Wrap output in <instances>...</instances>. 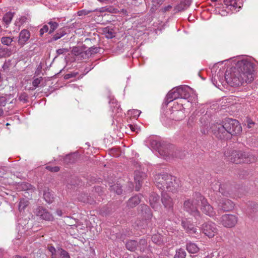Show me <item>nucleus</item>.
<instances>
[{"label":"nucleus","instance_id":"obj_1","mask_svg":"<svg viewBox=\"0 0 258 258\" xmlns=\"http://www.w3.org/2000/svg\"><path fill=\"white\" fill-rule=\"evenodd\" d=\"M156 186L163 190L174 192L177 191L178 184L176 182V178L167 173L157 174L154 177Z\"/></svg>","mask_w":258,"mask_h":258},{"label":"nucleus","instance_id":"obj_2","mask_svg":"<svg viewBox=\"0 0 258 258\" xmlns=\"http://www.w3.org/2000/svg\"><path fill=\"white\" fill-rule=\"evenodd\" d=\"M155 143L159 153L166 159L176 158L182 159L185 156V152L180 149L176 148L174 145L170 144L162 143V144L153 141L152 144Z\"/></svg>","mask_w":258,"mask_h":258},{"label":"nucleus","instance_id":"obj_3","mask_svg":"<svg viewBox=\"0 0 258 258\" xmlns=\"http://www.w3.org/2000/svg\"><path fill=\"white\" fill-rule=\"evenodd\" d=\"M229 161L235 164L251 163L256 161L255 157L249 153L229 150L224 153Z\"/></svg>","mask_w":258,"mask_h":258},{"label":"nucleus","instance_id":"obj_4","mask_svg":"<svg viewBox=\"0 0 258 258\" xmlns=\"http://www.w3.org/2000/svg\"><path fill=\"white\" fill-rule=\"evenodd\" d=\"M235 67L238 69L245 83H250L253 81L255 77V64L253 63L248 60L242 59L238 61Z\"/></svg>","mask_w":258,"mask_h":258},{"label":"nucleus","instance_id":"obj_5","mask_svg":"<svg viewBox=\"0 0 258 258\" xmlns=\"http://www.w3.org/2000/svg\"><path fill=\"white\" fill-rule=\"evenodd\" d=\"M224 77L227 84L231 87H237L245 82L242 75L239 73L238 69L235 67L227 70Z\"/></svg>","mask_w":258,"mask_h":258},{"label":"nucleus","instance_id":"obj_6","mask_svg":"<svg viewBox=\"0 0 258 258\" xmlns=\"http://www.w3.org/2000/svg\"><path fill=\"white\" fill-rule=\"evenodd\" d=\"M229 138L232 136H236L242 131V127L239 121L236 119L227 118L224 120Z\"/></svg>","mask_w":258,"mask_h":258},{"label":"nucleus","instance_id":"obj_7","mask_svg":"<svg viewBox=\"0 0 258 258\" xmlns=\"http://www.w3.org/2000/svg\"><path fill=\"white\" fill-rule=\"evenodd\" d=\"M147 246V240L145 238L140 239L139 241L135 240H127L125 242L126 248L132 252L137 250L143 252Z\"/></svg>","mask_w":258,"mask_h":258},{"label":"nucleus","instance_id":"obj_8","mask_svg":"<svg viewBox=\"0 0 258 258\" xmlns=\"http://www.w3.org/2000/svg\"><path fill=\"white\" fill-rule=\"evenodd\" d=\"M212 188L225 197L229 196L233 192L232 185L229 182L221 183L218 181H215L212 183Z\"/></svg>","mask_w":258,"mask_h":258},{"label":"nucleus","instance_id":"obj_9","mask_svg":"<svg viewBox=\"0 0 258 258\" xmlns=\"http://www.w3.org/2000/svg\"><path fill=\"white\" fill-rule=\"evenodd\" d=\"M211 128L213 135L217 139L223 140L229 138L224 120L222 123L217 122L216 123H214L212 125Z\"/></svg>","mask_w":258,"mask_h":258},{"label":"nucleus","instance_id":"obj_10","mask_svg":"<svg viewBox=\"0 0 258 258\" xmlns=\"http://www.w3.org/2000/svg\"><path fill=\"white\" fill-rule=\"evenodd\" d=\"M197 206L198 203L195 201L188 199L184 202L183 208L185 211L197 219L201 217V214L198 210Z\"/></svg>","mask_w":258,"mask_h":258},{"label":"nucleus","instance_id":"obj_11","mask_svg":"<svg viewBox=\"0 0 258 258\" xmlns=\"http://www.w3.org/2000/svg\"><path fill=\"white\" fill-rule=\"evenodd\" d=\"M238 221L237 217L232 214H224L220 219V224L226 228L234 227Z\"/></svg>","mask_w":258,"mask_h":258},{"label":"nucleus","instance_id":"obj_12","mask_svg":"<svg viewBox=\"0 0 258 258\" xmlns=\"http://www.w3.org/2000/svg\"><path fill=\"white\" fill-rule=\"evenodd\" d=\"M202 230L206 236L212 238L217 234L218 230L214 223L206 222L202 225Z\"/></svg>","mask_w":258,"mask_h":258},{"label":"nucleus","instance_id":"obj_13","mask_svg":"<svg viewBox=\"0 0 258 258\" xmlns=\"http://www.w3.org/2000/svg\"><path fill=\"white\" fill-rule=\"evenodd\" d=\"M36 215L41 219L51 221L53 220L52 215L42 206H38L35 210Z\"/></svg>","mask_w":258,"mask_h":258},{"label":"nucleus","instance_id":"obj_14","mask_svg":"<svg viewBox=\"0 0 258 258\" xmlns=\"http://www.w3.org/2000/svg\"><path fill=\"white\" fill-rule=\"evenodd\" d=\"M234 206L233 203L231 200L223 199L219 201L218 206L219 211L227 212L231 211L234 208Z\"/></svg>","mask_w":258,"mask_h":258},{"label":"nucleus","instance_id":"obj_15","mask_svg":"<svg viewBox=\"0 0 258 258\" xmlns=\"http://www.w3.org/2000/svg\"><path fill=\"white\" fill-rule=\"evenodd\" d=\"M161 202L165 208L167 209L169 212H173V202L169 194L162 192L161 194Z\"/></svg>","mask_w":258,"mask_h":258},{"label":"nucleus","instance_id":"obj_16","mask_svg":"<svg viewBox=\"0 0 258 258\" xmlns=\"http://www.w3.org/2000/svg\"><path fill=\"white\" fill-rule=\"evenodd\" d=\"M139 214L145 220H150L153 217V213L149 208L146 205H141L138 208Z\"/></svg>","mask_w":258,"mask_h":258},{"label":"nucleus","instance_id":"obj_17","mask_svg":"<svg viewBox=\"0 0 258 258\" xmlns=\"http://www.w3.org/2000/svg\"><path fill=\"white\" fill-rule=\"evenodd\" d=\"M180 107L181 108L178 110H172L169 116L170 118L175 121L181 120L184 118L185 117V108L182 105Z\"/></svg>","mask_w":258,"mask_h":258},{"label":"nucleus","instance_id":"obj_18","mask_svg":"<svg viewBox=\"0 0 258 258\" xmlns=\"http://www.w3.org/2000/svg\"><path fill=\"white\" fill-rule=\"evenodd\" d=\"M146 177V174L145 172L140 171H135V181L136 182V190L139 191L142 185L143 180Z\"/></svg>","mask_w":258,"mask_h":258},{"label":"nucleus","instance_id":"obj_19","mask_svg":"<svg viewBox=\"0 0 258 258\" xmlns=\"http://www.w3.org/2000/svg\"><path fill=\"white\" fill-rule=\"evenodd\" d=\"M201 210L203 213L210 217H214L216 215L213 207L208 203L207 200L204 201V203L201 204Z\"/></svg>","mask_w":258,"mask_h":258},{"label":"nucleus","instance_id":"obj_20","mask_svg":"<svg viewBox=\"0 0 258 258\" xmlns=\"http://www.w3.org/2000/svg\"><path fill=\"white\" fill-rule=\"evenodd\" d=\"M181 225L191 236L196 237L198 235L199 231L192 224L182 221Z\"/></svg>","mask_w":258,"mask_h":258},{"label":"nucleus","instance_id":"obj_21","mask_svg":"<svg viewBox=\"0 0 258 258\" xmlns=\"http://www.w3.org/2000/svg\"><path fill=\"white\" fill-rule=\"evenodd\" d=\"M190 88L187 86H180L177 87L179 98L187 99L190 97L189 90Z\"/></svg>","mask_w":258,"mask_h":258},{"label":"nucleus","instance_id":"obj_22","mask_svg":"<svg viewBox=\"0 0 258 258\" xmlns=\"http://www.w3.org/2000/svg\"><path fill=\"white\" fill-rule=\"evenodd\" d=\"M30 33L28 30L26 29L22 30L19 34L18 40L19 44L21 46H23L30 38Z\"/></svg>","mask_w":258,"mask_h":258},{"label":"nucleus","instance_id":"obj_23","mask_svg":"<svg viewBox=\"0 0 258 258\" xmlns=\"http://www.w3.org/2000/svg\"><path fill=\"white\" fill-rule=\"evenodd\" d=\"M141 195H137L129 199L126 203V206L129 208H133L139 205L141 201Z\"/></svg>","mask_w":258,"mask_h":258},{"label":"nucleus","instance_id":"obj_24","mask_svg":"<svg viewBox=\"0 0 258 258\" xmlns=\"http://www.w3.org/2000/svg\"><path fill=\"white\" fill-rule=\"evenodd\" d=\"M177 98H179V96L177 93V87H175L168 93L166 96L165 103L168 104L171 101Z\"/></svg>","mask_w":258,"mask_h":258},{"label":"nucleus","instance_id":"obj_25","mask_svg":"<svg viewBox=\"0 0 258 258\" xmlns=\"http://www.w3.org/2000/svg\"><path fill=\"white\" fill-rule=\"evenodd\" d=\"M258 212V205L254 202H249L246 209L247 214L250 217H253Z\"/></svg>","mask_w":258,"mask_h":258},{"label":"nucleus","instance_id":"obj_26","mask_svg":"<svg viewBox=\"0 0 258 258\" xmlns=\"http://www.w3.org/2000/svg\"><path fill=\"white\" fill-rule=\"evenodd\" d=\"M102 33L105 35L107 39H112L115 37L113 29L109 26L101 29Z\"/></svg>","mask_w":258,"mask_h":258},{"label":"nucleus","instance_id":"obj_27","mask_svg":"<svg viewBox=\"0 0 258 258\" xmlns=\"http://www.w3.org/2000/svg\"><path fill=\"white\" fill-rule=\"evenodd\" d=\"M159 200V196L156 193L153 192L149 197V201L151 206L153 209H156L158 207V203Z\"/></svg>","mask_w":258,"mask_h":258},{"label":"nucleus","instance_id":"obj_28","mask_svg":"<svg viewBox=\"0 0 258 258\" xmlns=\"http://www.w3.org/2000/svg\"><path fill=\"white\" fill-rule=\"evenodd\" d=\"M103 49L100 47L92 46L89 48L87 50L85 51V55H86V58L91 56L92 54H95L98 53H101V50Z\"/></svg>","mask_w":258,"mask_h":258},{"label":"nucleus","instance_id":"obj_29","mask_svg":"<svg viewBox=\"0 0 258 258\" xmlns=\"http://www.w3.org/2000/svg\"><path fill=\"white\" fill-rule=\"evenodd\" d=\"M43 197L45 201L48 204H51L54 201V195L49 188L45 189L43 191Z\"/></svg>","mask_w":258,"mask_h":258},{"label":"nucleus","instance_id":"obj_30","mask_svg":"<svg viewBox=\"0 0 258 258\" xmlns=\"http://www.w3.org/2000/svg\"><path fill=\"white\" fill-rule=\"evenodd\" d=\"M191 1L192 0H182L179 4L175 7L174 10L178 12L183 11L189 7Z\"/></svg>","mask_w":258,"mask_h":258},{"label":"nucleus","instance_id":"obj_31","mask_svg":"<svg viewBox=\"0 0 258 258\" xmlns=\"http://www.w3.org/2000/svg\"><path fill=\"white\" fill-rule=\"evenodd\" d=\"M67 34V32L66 31V29L63 28L60 29L57 31L56 34H54L51 38L48 40V42L51 43L54 41H56Z\"/></svg>","mask_w":258,"mask_h":258},{"label":"nucleus","instance_id":"obj_32","mask_svg":"<svg viewBox=\"0 0 258 258\" xmlns=\"http://www.w3.org/2000/svg\"><path fill=\"white\" fill-rule=\"evenodd\" d=\"M77 157V155L75 153L69 154L63 158V162L67 164L74 163L76 161Z\"/></svg>","mask_w":258,"mask_h":258},{"label":"nucleus","instance_id":"obj_33","mask_svg":"<svg viewBox=\"0 0 258 258\" xmlns=\"http://www.w3.org/2000/svg\"><path fill=\"white\" fill-rule=\"evenodd\" d=\"M186 249L190 253H197L200 250V248L196 243L191 242L186 243Z\"/></svg>","mask_w":258,"mask_h":258},{"label":"nucleus","instance_id":"obj_34","mask_svg":"<svg viewBox=\"0 0 258 258\" xmlns=\"http://www.w3.org/2000/svg\"><path fill=\"white\" fill-rule=\"evenodd\" d=\"M109 189L110 192L115 193L118 195L122 194L123 191L122 186L117 183L110 185Z\"/></svg>","mask_w":258,"mask_h":258},{"label":"nucleus","instance_id":"obj_35","mask_svg":"<svg viewBox=\"0 0 258 258\" xmlns=\"http://www.w3.org/2000/svg\"><path fill=\"white\" fill-rule=\"evenodd\" d=\"M85 51H83L82 49L79 47H74L72 50V53L75 56H78L81 58L85 59L86 55H85Z\"/></svg>","mask_w":258,"mask_h":258},{"label":"nucleus","instance_id":"obj_36","mask_svg":"<svg viewBox=\"0 0 258 258\" xmlns=\"http://www.w3.org/2000/svg\"><path fill=\"white\" fill-rule=\"evenodd\" d=\"M192 197L193 198L191 200L195 201V202H197L198 203V205L200 202L202 204L204 201H207V199L199 192H195L194 193Z\"/></svg>","mask_w":258,"mask_h":258},{"label":"nucleus","instance_id":"obj_37","mask_svg":"<svg viewBox=\"0 0 258 258\" xmlns=\"http://www.w3.org/2000/svg\"><path fill=\"white\" fill-rule=\"evenodd\" d=\"M151 239L153 242L158 245L161 246L163 244V237L159 234L153 235Z\"/></svg>","mask_w":258,"mask_h":258},{"label":"nucleus","instance_id":"obj_38","mask_svg":"<svg viewBox=\"0 0 258 258\" xmlns=\"http://www.w3.org/2000/svg\"><path fill=\"white\" fill-rule=\"evenodd\" d=\"M12 54V50L8 48H4L0 45V57L10 56Z\"/></svg>","mask_w":258,"mask_h":258},{"label":"nucleus","instance_id":"obj_39","mask_svg":"<svg viewBox=\"0 0 258 258\" xmlns=\"http://www.w3.org/2000/svg\"><path fill=\"white\" fill-rule=\"evenodd\" d=\"M14 14L15 13L9 12L4 15L3 20L7 25L11 23Z\"/></svg>","mask_w":258,"mask_h":258},{"label":"nucleus","instance_id":"obj_40","mask_svg":"<svg viewBox=\"0 0 258 258\" xmlns=\"http://www.w3.org/2000/svg\"><path fill=\"white\" fill-rule=\"evenodd\" d=\"M29 201L24 199H21L19 204V210L20 212L24 211L25 209L28 206Z\"/></svg>","mask_w":258,"mask_h":258},{"label":"nucleus","instance_id":"obj_41","mask_svg":"<svg viewBox=\"0 0 258 258\" xmlns=\"http://www.w3.org/2000/svg\"><path fill=\"white\" fill-rule=\"evenodd\" d=\"M186 255L185 251L182 248H179L176 250V253L173 258H185Z\"/></svg>","mask_w":258,"mask_h":258},{"label":"nucleus","instance_id":"obj_42","mask_svg":"<svg viewBox=\"0 0 258 258\" xmlns=\"http://www.w3.org/2000/svg\"><path fill=\"white\" fill-rule=\"evenodd\" d=\"M14 37L11 38L10 37H3L1 38V42L4 45L10 46L12 45V43L14 41Z\"/></svg>","mask_w":258,"mask_h":258},{"label":"nucleus","instance_id":"obj_43","mask_svg":"<svg viewBox=\"0 0 258 258\" xmlns=\"http://www.w3.org/2000/svg\"><path fill=\"white\" fill-rule=\"evenodd\" d=\"M225 5L228 6H231L234 9L238 7L236 0H223Z\"/></svg>","mask_w":258,"mask_h":258},{"label":"nucleus","instance_id":"obj_44","mask_svg":"<svg viewBox=\"0 0 258 258\" xmlns=\"http://www.w3.org/2000/svg\"><path fill=\"white\" fill-rule=\"evenodd\" d=\"M48 24L50 25V29L48 33L49 34L52 33L58 26V24L55 22L50 21L48 23Z\"/></svg>","mask_w":258,"mask_h":258},{"label":"nucleus","instance_id":"obj_45","mask_svg":"<svg viewBox=\"0 0 258 258\" xmlns=\"http://www.w3.org/2000/svg\"><path fill=\"white\" fill-rule=\"evenodd\" d=\"M57 251H59V254L60 255V258H70L69 253L64 249L58 247Z\"/></svg>","mask_w":258,"mask_h":258},{"label":"nucleus","instance_id":"obj_46","mask_svg":"<svg viewBox=\"0 0 258 258\" xmlns=\"http://www.w3.org/2000/svg\"><path fill=\"white\" fill-rule=\"evenodd\" d=\"M7 103V99L5 97L0 96V116L4 113L3 107L5 106Z\"/></svg>","mask_w":258,"mask_h":258},{"label":"nucleus","instance_id":"obj_47","mask_svg":"<svg viewBox=\"0 0 258 258\" xmlns=\"http://www.w3.org/2000/svg\"><path fill=\"white\" fill-rule=\"evenodd\" d=\"M47 249L51 253V258H56V253H59V251H57V249L51 245L48 246Z\"/></svg>","mask_w":258,"mask_h":258},{"label":"nucleus","instance_id":"obj_48","mask_svg":"<svg viewBox=\"0 0 258 258\" xmlns=\"http://www.w3.org/2000/svg\"><path fill=\"white\" fill-rule=\"evenodd\" d=\"M19 99L24 103L28 101V96L26 93H22L20 95Z\"/></svg>","mask_w":258,"mask_h":258},{"label":"nucleus","instance_id":"obj_49","mask_svg":"<svg viewBox=\"0 0 258 258\" xmlns=\"http://www.w3.org/2000/svg\"><path fill=\"white\" fill-rule=\"evenodd\" d=\"M95 11L94 10H82L78 12V15L79 16H85Z\"/></svg>","mask_w":258,"mask_h":258},{"label":"nucleus","instance_id":"obj_50","mask_svg":"<svg viewBox=\"0 0 258 258\" xmlns=\"http://www.w3.org/2000/svg\"><path fill=\"white\" fill-rule=\"evenodd\" d=\"M104 10L103 12H109L110 13H116L118 12V10L116 8H114L112 7H104L103 8Z\"/></svg>","mask_w":258,"mask_h":258},{"label":"nucleus","instance_id":"obj_51","mask_svg":"<svg viewBox=\"0 0 258 258\" xmlns=\"http://www.w3.org/2000/svg\"><path fill=\"white\" fill-rule=\"evenodd\" d=\"M45 168L52 172H57L60 170V168L58 166L52 167L51 166H47Z\"/></svg>","mask_w":258,"mask_h":258},{"label":"nucleus","instance_id":"obj_52","mask_svg":"<svg viewBox=\"0 0 258 258\" xmlns=\"http://www.w3.org/2000/svg\"><path fill=\"white\" fill-rule=\"evenodd\" d=\"M102 187L100 186H95L93 192L96 193L98 196H101L103 194Z\"/></svg>","mask_w":258,"mask_h":258},{"label":"nucleus","instance_id":"obj_53","mask_svg":"<svg viewBox=\"0 0 258 258\" xmlns=\"http://www.w3.org/2000/svg\"><path fill=\"white\" fill-rule=\"evenodd\" d=\"M88 198V195L87 194L83 193L81 194L78 197L79 200L83 202L86 203V201H87Z\"/></svg>","mask_w":258,"mask_h":258},{"label":"nucleus","instance_id":"obj_54","mask_svg":"<svg viewBox=\"0 0 258 258\" xmlns=\"http://www.w3.org/2000/svg\"><path fill=\"white\" fill-rule=\"evenodd\" d=\"M42 79V77H41L34 79L32 82L33 86H34L35 87H38Z\"/></svg>","mask_w":258,"mask_h":258},{"label":"nucleus","instance_id":"obj_55","mask_svg":"<svg viewBox=\"0 0 258 258\" xmlns=\"http://www.w3.org/2000/svg\"><path fill=\"white\" fill-rule=\"evenodd\" d=\"M49 30L48 26L47 25H45L40 30V35L42 36L44 32H47Z\"/></svg>","mask_w":258,"mask_h":258},{"label":"nucleus","instance_id":"obj_56","mask_svg":"<svg viewBox=\"0 0 258 258\" xmlns=\"http://www.w3.org/2000/svg\"><path fill=\"white\" fill-rule=\"evenodd\" d=\"M159 7L160 6L152 3L150 11L152 13H154L157 10Z\"/></svg>","mask_w":258,"mask_h":258},{"label":"nucleus","instance_id":"obj_57","mask_svg":"<svg viewBox=\"0 0 258 258\" xmlns=\"http://www.w3.org/2000/svg\"><path fill=\"white\" fill-rule=\"evenodd\" d=\"M77 75V73H70L66 74L64 76V79L66 80L75 77Z\"/></svg>","mask_w":258,"mask_h":258},{"label":"nucleus","instance_id":"obj_58","mask_svg":"<svg viewBox=\"0 0 258 258\" xmlns=\"http://www.w3.org/2000/svg\"><path fill=\"white\" fill-rule=\"evenodd\" d=\"M69 51V49L68 48H60L56 50V53L57 55H60L63 54L64 52H67Z\"/></svg>","mask_w":258,"mask_h":258},{"label":"nucleus","instance_id":"obj_59","mask_svg":"<svg viewBox=\"0 0 258 258\" xmlns=\"http://www.w3.org/2000/svg\"><path fill=\"white\" fill-rule=\"evenodd\" d=\"M21 186L23 190H26L30 189L31 184L28 183L24 182L21 184Z\"/></svg>","mask_w":258,"mask_h":258},{"label":"nucleus","instance_id":"obj_60","mask_svg":"<svg viewBox=\"0 0 258 258\" xmlns=\"http://www.w3.org/2000/svg\"><path fill=\"white\" fill-rule=\"evenodd\" d=\"M87 200H88L87 201H86V203H88L90 205L94 204V203H96L95 200L94 199V198L90 197L89 195H88V198Z\"/></svg>","mask_w":258,"mask_h":258},{"label":"nucleus","instance_id":"obj_61","mask_svg":"<svg viewBox=\"0 0 258 258\" xmlns=\"http://www.w3.org/2000/svg\"><path fill=\"white\" fill-rule=\"evenodd\" d=\"M172 6L168 5L167 6H166L164 8L161 9L160 10V11H161L163 13H166L167 11H169L172 9Z\"/></svg>","mask_w":258,"mask_h":258},{"label":"nucleus","instance_id":"obj_62","mask_svg":"<svg viewBox=\"0 0 258 258\" xmlns=\"http://www.w3.org/2000/svg\"><path fill=\"white\" fill-rule=\"evenodd\" d=\"M152 3L159 6H161L163 3V0H151Z\"/></svg>","mask_w":258,"mask_h":258},{"label":"nucleus","instance_id":"obj_63","mask_svg":"<svg viewBox=\"0 0 258 258\" xmlns=\"http://www.w3.org/2000/svg\"><path fill=\"white\" fill-rule=\"evenodd\" d=\"M246 122L247 123V126L248 128L251 127H252V125H253L254 124V122L252 120H250L249 119H247Z\"/></svg>","mask_w":258,"mask_h":258},{"label":"nucleus","instance_id":"obj_64","mask_svg":"<svg viewBox=\"0 0 258 258\" xmlns=\"http://www.w3.org/2000/svg\"><path fill=\"white\" fill-rule=\"evenodd\" d=\"M2 68L4 71L8 70L9 68V64L6 61L3 65Z\"/></svg>","mask_w":258,"mask_h":258}]
</instances>
